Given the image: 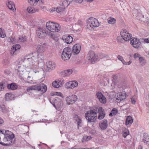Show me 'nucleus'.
Listing matches in <instances>:
<instances>
[{
    "label": "nucleus",
    "instance_id": "obj_14",
    "mask_svg": "<svg viewBox=\"0 0 149 149\" xmlns=\"http://www.w3.org/2000/svg\"><path fill=\"white\" fill-rule=\"evenodd\" d=\"M115 97L116 101L118 102H119L125 99V94L121 92L118 93L116 95Z\"/></svg>",
    "mask_w": 149,
    "mask_h": 149
},
{
    "label": "nucleus",
    "instance_id": "obj_37",
    "mask_svg": "<svg viewBox=\"0 0 149 149\" xmlns=\"http://www.w3.org/2000/svg\"><path fill=\"white\" fill-rule=\"evenodd\" d=\"M53 102L54 104H53V106L54 107H55V104H57L58 102H60V99L58 97H56L54 98L53 100Z\"/></svg>",
    "mask_w": 149,
    "mask_h": 149
},
{
    "label": "nucleus",
    "instance_id": "obj_56",
    "mask_svg": "<svg viewBox=\"0 0 149 149\" xmlns=\"http://www.w3.org/2000/svg\"><path fill=\"white\" fill-rule=\"evenodd\" d=\"M144 41L145 43H149V38L144 39Z\"/></svg>",
    "mask_w": 149,
    "mask_h": 149
},
{
    "label": "nucleus",
    "instance_id": "obj_22",
    "mask_svg": "<svg viewBox=\"0 0 149 149\" xmlns=\"http://www.w3.org/2000/svg\"><path fill=\"white\" fill-rule=\"evenodd\" d=\"M63 41L67 44H70L73 40L72 37L70 36L65 35L63 36Z\"/></svg>",
    "mask_w": 149,
    "mask_h": 149
},
{
    "label": "nucleus",
    "instance_id": "obj_40",
    "mask_svg": "<svg viewBox=\"0 0 149 149\" xmlns=\"http://www.w3.org/2000/svg\"><path fill=\"white\" fill-rule=\"evenodd\" d=\"M139 60L140 64L142 65H144L146 63V61L143 57H139Z\"/></svg>",
    "mask_w": 149,
    "mask_h": 149
},
{
    "label": "nucleus",
    "instance_id": "obj_18",
    "mask_svg": "<svg viewBox=\"0 0 149 149\" xmlns=\"http://www.w3.org/2000/svg\"><path fill=\"white\" fill-rule=\"evenodd\" d=\"M96 95L100 102L103 104L106 103V99L105 97L100 92H98L96 93Z\"/></svg>",
    "mask_w": 149,
    "mask_h": 149
},
{
    "label": "nucleus",
    "instance_id": "obj_32",
    "mask_svg": "<svg viewBox=\"0 0 149 149\" xmlns=\"http://www.w3.org/2000/svg\"><path fill=\"white\" fill-rule=\"evenodd\" d=\"M27 10L29 13H35L37 10L33 7L29 6L27 8Z\"/></svg>",
    "mask_w": 149,
    "mask_h": 149
},
{
    "label": "nucleus",
    "instance_id": "obj_60",
    "mask_svg": "<svg viewBox=\"0 0 149 149\" xmlns=\"http://www.w3.org/2000/svg\"><path fill=\"white\" fill-rule=\"evenodd\" d=\"M61 93H55L54 95H58V96H61Z\"/></svg>",
    "mask_w": 149,
    "mask_h": 149
},
{
    "label": "nucleus",
    "instance_id": "obj_55",
    "mask_svg": "<svg viewBox=\"0 0 149 149\" xmlns=\"http://www.w3.org/2000/svg\"><path fill=\"white\" fill-rule=\"evenodd\" d=\"M132 62L130 61L128 62H127L125 61V63H123L124 65H130L131 63Z\"/></svg>",
    "mask_w": 149,
    "mask_h": 149
},
{
    "label": "nucleus",
    "instance_id": "obj_62",
    "mask_svg": "<svg viewBox=\"0 0 149 149\" xmlns=\"http://www.w3.org/2000/svg\"><path fill=\"white\" fill-rule=\"evenodd\" d=\"M85 1L91 3L93 1V0H85Z\"/></svg>",
    "mask_w": 149,
    "mask_h": 149
},
{
    "label": "nucleus",
    "instance_id": "obj_8",
    "mask_svg": "<svg viewBox=\"0 0 149 149\" xmlns=\"http://www.w3.org/2000/svg\"><path fill=\"white\" fill-rule=\"evenodd\" d=\"M122 38L125 41H129L131 39L132 35L129 33L126 30H123L120 32Z\"/></svg>",
    "mask_w": 149,
    "mask_h": 149
},
{
    "label": "nucleus",
    "instance_id": "obj_64",
    "mask_svg": "<svg viewBox=\"0 0 149 149\" xmlns=\"http://www.w3.org/2000/svg\"><path fill=\"white\" fill-rule=\"evenodd\" d=\"M113 112H111L110 113V114H109V116H113L114 115H113Z\"/></svg>",
    "mask_w": 149,
    "mask_h": 149
},
{
    "label": "nucleus",
    "instance_id": "obj_10",
    "mask_svg": "<svg viewBox=\"0 0 149 149\" xmlns=\"http://www.w3.org/2000/svg\"><path fill=\"white\" fill-rule=\"evenodd\" d=\"M65 86L68 89H73L78 86V83L75 81H70L66 83Z\"/></svg>",
    "mask_w": 149,
    "mask_h": 149
},
{
    "label": "nucleus",
    "instance_id": "obj_51",
    "mask_svg": "<svg viewBox=\"0 0 149 149\" xmlns=\"http://www.w3.org/2000/svg\"><path fill=\"white\" fill-rule=\"evenodd\" d=\"M4 88L3 84L2 83H0V91H2Z\"/></svg>",
    "mask_w": 149,
    "mask_h": 149
},
{
    "label": "nucleus",
    "instance_id": "obj_20",
    "mask_svg": "<svg viewBox=\"0 0 149 149\" xmlns=\"http://www.w3.org/2000/svg\"><path fill=\"white\" fill-rule=\"evenodd\" d=\"M6 5L8 8L13 12L15 13L16 12L15 6L13 2L11 1H8L7 2Z\"/></svg>",
    "mask_w": 149,
    "mask_h": 149
},
{
    "label": "nucleus",
    "instance_id": "obj_35",
    "mask_svg": "<svg viewBox=\"0 0 149 149\" xmlns=\"http://www.w3.org/2000/svg\"><path fill=\"white\" fill-rule=\"evenodd\" d=\"M26 38L25 36H20L17 40V42H24L26 41Z\"/></svg>",
    "mask_w": 149,
    "mask_h": 149
},
{
    "label": "nucleus",
    "instance_id": "obj_25",
    "mask_svg": "<svg viewBox=\"0 0 149 149\" xmlns=\"http://www.w3.org/2000/svg\"><path fill=\"white\" fill-rule=\"evenodd\" d=\"M73 70L72 69H69L62 71L61 74L64 77H67L71 74Z\"/></svg>",
    "mask_w": 149,
    "mask_h": 149
},
{
    "label": "nucleus",
    "instance_id": "obj_39",
    "mask_svg": "<svg viewBox=\"0 0 149 149\" xmlns=\"http://www.w3.org/2000/svg\"><path fill=\"white\" fill-rule=\"evenodd\" d=\"M37 88V87L36 86H31L29 87L27 89V91L29 92H31V91L33 90H36Z\"/></svg>",
    "mask_w": 149,
    "mask_h": 149
},
{
    "label": "nucleus",
    "instance_id": "obj_24",
    "mask_svg": "<svg viewBox=\"0 0 149 149\" xmlns=\"http://www.w3.org/2000/svg\"><path fill=\"white\" fill-rule=\"evenodd\" d=\"M21 46L19 44H16L14 45L11 48L10 50V53L12 55L14 54L15 52L19 49L20 48Z\"/></svg>",
    "mask_w": 149,
    "mask_h": 149
},
{
    "label": "nucleus",
    "instance_id": "obj_63",
    "mask_svg": "<svg viewBox=\"0 0 149 149\" xmlns=\"http://www.w3.org/2000/svg\"><path fill=\"white\" fill-rule=\"evenodd\" d=\"M143 147L141 145H139L138 146V149H142Z\"/></svg>",
    "mask_w": 149,
    "mask_h": 149
},
{
    "label": "nucleus",
    "instance_id": "obj_1",
    "mask_svg": "<svg viewBox=\"0 0 149 149\" xmlns=\"http://www.w3.org/2000/svg\"><path fill=\"white\" fill-rule=\"evenodd\" d=\"M97 110L96 108L92 109L85 113V118L88 123H95L97 119Z\"/></svg>",
    "mask_w": 149,
    "mask_h": 149
},
{
    "label": "nucleus",
    "instance_id": "obj_5",
    "mask_svg": "<svg viewBox=\"0 0 149 149\" xmlns=\"http://www.w3.org/2000/svg\"><path fill=\"white\" fill-rule=\"evenodd\" d=\"M72 54V49L70 48L67 47L64 48L61 54L62 59L64 61L68 60L70 58Z\"/></svg>",
    "mask_w": 149,
    "mask_h": 149
},
{
    "label": "nucleus",
    "instance_id": "obj_27",
    "mask_svg": "<svg viewBox=\"0 0 149 149\" xmlns=\"http://www.w3.org/2000/svg\"><path fill=\"white\" fill-rule=\"evenodd\" d=\"M7 41L10 43L15 44L17 42V40H16L15 38L12 36L8 37L7 39Z\"/></svg>",
    "mask_w": 149,
    "mask_h": 149
},
{
    "label": "nucleus",
    "instance_id": "obj_11",
    "mask_svg": "<svg viewBox=\"0 0 149 149\" xmlns=\"http://www.w3.org/2000/svg\"><path fill=\"white\" fill-rule=\"evenodd\" d=\"M130 44L132 46L135 48H138L141 45V42L139 40L136 38H131Z\"/></svg>",
    "mask_w": 149,
    "mask_h": 149
},
{
    "label": "nucleus",
    "instance_id": "obj_29",
    "mask_svg": "<svg viewBox=\"0 0 149 149\" xmlns=\"http://www.w3.org/2000/svg\"><path fill=\"white\" fill-rule=\"evenodd\" d=\"M46 22L45 21L42 19H40L38 20V28L42 27L45 28Z\"/></svg>",
    "mask_w": 149,
    "mask_h": 149
},
{
    "label": "nucleus",
    "instance_id": "obj_43",
    "mask_svg": "<svg viewBox=\"0 0 149 149\" xmlns=\"http://www.w3.org/2000/svg\"><path fill=\"white\" fill-rule=\"evenodd\" d=\"M91 139V136H85L84 137V140L86 141H88Z\"/></svg>",
    "mask_w": 149,
    "mask_h": 149
},
{
    "label": "nucleus",
    "instance_id": "obj_49",
    "mask_svg": "<svg viewBox=\"0 0 149 149\" xmlns=\"http://www.w3.org/2000/svg\"><path fill=\"white\" fill-rule=\"evenodd\" d=\"M56 7H53L50 8V12H53L54 11H56Z\"/></svg>",
    "mask_w": 149,
    "mask_h": 149
},
{
    "label": "nucleus",
    "instance_id": "obj_45",
    "mask_svg": "<svg viewBox=\"0 0 149 149\" xmlns=\"http://www.w3.org/2000/svg\"><path fill=\"white\" fill-rule=\"evenodd\" d=\"M56 11L58 13L61 12L63 10V8L60 7H56Z\"/></svg>",
    "mask_w": 149,
    "mask_h": 149
},
{
    "label": "nucleus",
    "instance_id": "obj_46",
    "mask_svg": "<svg viewBox=\"0 0 149 149\" xmlns=\"http://www.w3.org/2000/svg\"><path fill=\"white\" fill-rule=\"evenodd\" d=\"M118 86V88H124L123 86H124L125 85L124 84H122L121 83L118 82V84H117Z\"/></svg>",
    "mask_w": 149,
    "mask_h": 149
},
{
    "label": "nucleus",
    "instance_id": "obj_34",
    "mask_svg": "<svg viewBox=\"0 0 149 149\" xmlns=\"http://www.w3.org/2000/svg\"><path fill=\"white\" fill-rule=\"evenodd\" d=\"M28 2L32 6H35L37 4V0H28Z\"/></svg>",
    "mask_w": 149,
    "mask_h": 149
},
{
    "label": "nucleus",
    "instance_id": "obj_42",
    "mask_svg": "<svg viewBox=\"0 0 149 149\" xmlns=\"http://www.w3.org/2000/svg\"><path fill=\"white\" fill-rule=\"evenodd\" d=\"M117 58L119 60L121 61L123 64L124 63H125V61L124 60L122 56L118 55L117 56Z\"/></svg>",
    "mask_w": 149,
    "mask_h": 149
},
{
    "label": "nucleus",
    "instance_id": "obj_2",
    "mask_svg": "<svg viewBox=\"0 0 149 149\" xmlns=\"http://www.w3.org/2000/svg\"><path fill=\"white\" fill-rule=\"evenodd\" d=\"M46 27L47 30L53 32H58L61 30V26L59 24L50 21L46 23Z\"/></svg>",
    "mask_w": 149,
    "mask_h": 149
},
{
    "label": "nucleus",
    "instance_id": "obj_41",
    "mask_svg": "<svg viewBox=\"0 0 149 149\" xmlns=\"http://www.w3.org/2000/svg\"><path fill=\"white\" fill-rule=\"evenodd\" d=\"M18 69H16L18 72H23L24 71V68L22 66H18Z\"/></svg>",
    "mask_w": 149,
    "mask_h": 149
},
{
    "label": "nucleus",
    "instance_id": "obj_12",
    "mask_svg": "<svg viewBox=\"0 0 149 149\" xmlns=\"http://www.w3.org/2000/svg\"><path fill=\"white\" fill-rule=\"evenodd\" d=\"M47 89V86L45 84L42 83L38 86V94L41 95L45 93Z\"/></svg>",
    "mask_w": 149,
    "mask_h": 149
},
{
    "label": "nucleus",
    "instance_id": "obj_23",
    "mask_svg": "<svg viewBox=\"0 0 149 149\" xmlns=\"http://www.w3.org/2000/svg\"><path fill=\"white\" fill-rule=\"evenodd\" d=\"M62 85V82L58 79L56 80L52 83V86L54 88H58L61 87Z\"/></svg>",
    "mask_w": 149,
    "mask_h": 149
},
{
    "label": "nucleus",
    "instance_id": "obj_44",
    "mask_svg": "<svg viewBox=\"0 0 149 149\" xmlns=\"http://www.w3.org/2000/svg\"><path fill=\"white\" fill-rule=\"evenodd\" d=\"M62 104V102L61 100L60 99V102H58L57 103V104H55V108L56 107V106H57L58 107H60Z\"/></svg>",
    "mask_w": 149,
    "mask_h": 149
},
{
    "label": "nucleus",
    "instance_id": "obj_53",
    "mask_svg": "<svg viewBox=\"0 0 149 149\" xmlns=\"http://www.w3.org/2000/svg\"><path fill=\"white\" fill-rule=\"evenodd\" d=\"M140 55L138 54V53H135L134 55V57L135 58H136L138 57H140Z\"/></svg>",
    "mask_w": 149,
    "mask_h": 149
},
{
    "label": "nucleus",
    "instance_id": "obj_52",
    "mask_svg": "<svg viewBox=\"0 0 149 149\" xmlns=\"http://www.w3.org/2000/svg\"><path fill=\"white\" fill-rule=\"evenodd\" d=\"M44 3L43 0H38V4H39V5H42Z\"/></svg>",
    "mask_w": 149,
    "mask_h": 149
},
{
    "label": "nucleus",
    "instance_id": "obj_58",
    "mask_svg": "<svg viewBox=\"0 0 149 149\" xmlns=\"http://www.w3.org/2000/svg\"><path fill=\"white\" fill-rule=\"evenodd\" d=\"M72 0H65V1L67 2L69 4L72 1Z\"/></svg>",
    "mask_w": 149,
    "mask_h": 149
},
{
    "label": "nucleus",
    "instance_id": "obj_26",
    "mask_svg": "<svg viewBox=\"0 0 149 149\" xmlns=\"http://www.w3.org/2000/svg\"><path fill=\"white\" fill-rule=\"evenodd\" d=\"M17 86L16 84L12 83L10 84H8L7 86V88L9 90H14L17 88Z\"/></svg>",
    "mask_w": 149,
    "mask_h": 149
},
{
    "label": "nucleus",
    "instance_id": "obj_9",
    "mask_svg": "<svg viewBox=\"0 0 149 149\" xmlns=\"http://www.w3.org/2000/svg\"><path fill=\"white\" fill-rule=\"evenodd\" d=\"M77 99V96L75 95H72L71 96L67 97L66 98L67 104L68 105L74 103Z\"/></svg>",
    "mask_w": 149,
    "mask_h": 149
},
{
    "label": "nucleus",
    "instance_id": "obj_3",
    "mask_svg": "<svg viewBox=\"0 0 149 149\" xmlns=\"http://www.w3.org/2000/svg\"><path fill=\"white\" fill-rule=\"evenodd\" d=\"M87 27L90 30L93 29L94 28L97 27L99 26V23L96 19L91 17L87 21Z\"/></svg>",
    "mask_w": 149,
    "mask_h": 149
},
{
    "label": "nucleus",
    "instance_id": "obj_38",
    "mask_svg": "<svg viewBox=\"0 0 149 149\" xmlns=\"http://www.w3.org/2000/svg\"><path fill=\"white\" fill-rule=\"evenodd\" d=\"M122 134L123 136L125 138L127 135H129V132L127 129H125L124 130H123Z\"/></svg>",
    "mask_w": 149,
    "mask_h": 149
},
{
    "label": "nucleus",
    "instance_id": "obj_33",
    "mask_svg": "<svg viewBox=\"0 0 149 149\" xmlns=\"http://www.w3.org/2000/svg\"><path fill=\"white\" fill-rule=\"evenodd\" d=\"M6 36L5 31L2 28H0V38H4Z\"/></svg>",
    "mask_w": 149,
    "mask_h": 149
},
{
    "label": "nucleus",
    "instance_id": "obj_54",
    "mask_svg": "<svg viewBox=\"0 0 149 149\" xmlns=\"http://www.w3.org/2000/svg\"><path fill=\"white\" fill-rule=\"evenodd\" d=\"M131 102L133 104H135L136 102L134 98H132L131 99Z\"/></svg>",
    "mask_w": 149,
    "mask_h": 149
},
{
    "label": "nucleus",
    "instance_id": "obj_19",
    "mask_svg": "<svg viewBox=\"0 0 149 149\" xmlns=\"http://www.w3.org/2000/svg\"><path fill=\"white\" fill-rule=\"evenodd\" d=\"M46 44L45 43H41L38 45V53L43 52L46 49Z\"/></svg>",
    "mask_w": 149,
    "mask_h": 149
},
{
    "label": "nucleus",
    "instance_id": "obj_15",
    "mask_svg": "<svg viewBox=\"0 0 149 149\" xmlns=\"http://www.w3.org/2000/svg\"><path fill=\"white\" fill-rule=\"evenodd\" d=\"M81 49V46L79 44H76L74 45L72 50V54L74 55L78 54L80 52Z\"/></svg>",
    "mask_w": 149,
    "mask_h": 149
},
{
    "label": "nucleus",
    "instance_id": "obj_57",
    "mask_svg": "<svg viewBox=\"0 0 149 149\" xmlns=\"http://www.w3.org/2000/svg\"><path fill=\"white\" fill-rule=\"evenodd\" d=\"M83 1V0H75V2L78 3H81Z\"/></svg>",
    "mask_w": 149,
    "mask_h": 149
},
{
    "label": "nucleus",
    "instance_id": "obj_36",
    "mask_svg": "<svg viewBox=\"0 0 149 149\" xmlns=\"http://www.w3.org/2000/svg\"><path fill=\"white\" fill-rule=\"evenodd\" d=\"M116 19L114 18L110 17L108 19V22L109 24H113L116 22Z\"/></svg>",
    "mask_w": 149,
    "mask_h": 149
},
{
    "label": "nucleus",
    "instance_id": "obj_30",
    "mask_svg": "<svg viewBox=\"0 0 149 149\" xmlns=\"http://www.w3.org/2000/svg\"><path fill=\"white\" fill-rule=\"evenodd\" d=\"M74 118L75 121L77 122L78 126V127L79 126L80 124L81 123V119L79 118L78 116L77 115H75L74 116Z\"/></svg>",
    "mask_w": 149,
    "mask_h": 149
},
{
    "label": "nucleus",
    "instance_id": "obj_61",
    "mask_svg": "<svg viewBox=\"0 0 149 149\" xmlns=\"http://www.w3.org/2000/svg\"><path fill=\"white\" fill-rule=\"evenodd\" d=\"M145 143L146 145L149 146V141H148V139L147 140Z\"/></svg>",
    "mask_w": 149,
    "mask_h": 149
},
{
    "label": "nucleus",
    "instance_id": "obj_13",
    "mask_svg": "<svg viewBox=\"0 0 149 149\" xmlns=\"http://www.w3.org/2000/svg\"><path fill=\"white\" fill-rule=\"evenodd\" d=\"M46 71L50 72L55 68L56 65L54 62L49 61L46 62Z\"/></svg>",
    "mask_w": 149,
    "mask_h": 149
},
{
    "label": "nucleus",
    "instance_id": "obj_6",
    "mask_svg": "<svg viewBox=\"0 0 149 149\" xmlns=\"http://www.w3.org/2000/svg\"><path fill=\"white\" fill-rule=\"evenodd\" d=\"M87 58L92 63H94L98 59V57L93 51H89L87 55Z\"/></svg>",
    "mask_w": 149,
    "mask_h": 149
},
{
    "label": "nucleus",
    "instance_id": "obj_50",
    "mask_svg": "<svg viewBox=\"0 0 149 149\" xmlns=\"http://www.w3.org/2000/svg\"><path fill=\"white\" fill-rule=\"evenodd\" d=\"M4 123V120L2 118L0 117V126L3 125Z\"/></svg>",
    "mask_w": 149,
    "mask_h": 149
},
{
    "label": "nucleus",
    "instance_id": "obj_16",
    "mask_svg": "<svg viewBox=\"0 0 149 149\" xmlns=\"http://www.w3.org/2000/svg\"><path fill=\"white\" fill-rule=\"evenodd\" d=\"M133 13L134 15L139 20L143 21L144 18V16L141 13L140 11H139L135 9L133 10Z\"/></svg>",
    "mask_w": 149,
    "mask_h": 149
},
{
    "label": "nucleus",
    "instance_id": "obj_28",
    "mask_svg": "<svg viewBox=\"0 0 149 149\" xmlns=\"http://www.w3.org/2000/svg\"><path fill=\"white\" fill-rule=\"evenodd\" d=\"M14 97V95L10 93H7L5 95V98L7 101L12 100L13 99Z\"/></svg>",
    "mask_w": 149,
    "mask_h": 149
},
{
    "label": "nucleus",
    "instance_id": "obj_21",
    "mask_svg": "<svg viewBox=\"0 0 149 149\" xmlns=\"http://www.w3.org/2000/svg\"><path fill=\"white\" fill-rule=\"evenodd\" d=\"M107 121L106 119L100 122L99 124V126L101 130H105L107 129L108 127Z\"/></svg>",
    "mask_w": 149,
    "mask_h": 149
},
{
    "label": "nucleus",
    "instance_id": "obj_4",
    "mask_svg": "<svg viewBox=\"0 0 149 149\" xmlns=\"http://www.w3.org/2000/svg\"><path fill=\"white\" fill-rule=\"evenodd\" d=\"M45 34L50 36L51 37L53 35L50 32L46 31L45 28L42 27L38 28V38H43L45 37Z\"/></svg>",
    "mask_w": 149,
    "mask_h": 149
},
{
    "label": "nucleus",
    "instance_id": "obj_47",
    "mask_svg": "<svg viewBox=\"0 0 149 149\" xmlns=\"http://www.w3.org/2000/svg\"><path fill=\"white\" fill-rule=\"evenodd\" d=\"M142 22H144L146 23L147 24H149V20L148 18L146 19L144 18Z\"/></svg>",
    "mask_w": 149,
    "mask_h": 149
},
{
    "label": "nucleus",
    "instance_id": "obj_7",
    "mask_svg": "<svg viewBox=\"0 0 149 149\" xmlns=\"http://www.w3.org/2000/svg\"><path fill=\"white\" fill-rule=\"evenodd\" d=\"M44 64L43 63H38V66L39 67V69H40V72L38 71V76L39 78H40V81L39 82L42 81L44 80V71L43 70V68L44 67ZM40 79H39L40 80Z\"/></svg>",
    "mask_w": 149,
    "mask_h": 149
},
{
    "label": "nucleus",
    "instance_id": "obj_17",
    "mask_svg": "<svg viewBox=\"0 0 149 149\" xmlns=\"http://www.w3.org/2000/svg\"><path fill=\"white\" fill-rule=\"evenodd\" d=\"M99 115L97 119L99 120H102L104 117L105 114L104 113V109L102 107H100L98 109Z\"/></svg>",
    "mask_w": 149,
    "mask_h": 149
},
{
    "label": "nucleus",
    "instance_id": "obj_31",
    "mask_svg": "<svg viewBox=\"0 0 149 149\" xmlns=\"http://www.w3.org/2000/svg\"><path fill=\"white\" fill-rule=\"evenodd\" d=\"M133 122V119L130 116H128L127 117L125 121V125H126L131 124Z\"/></svg>",
    "mask_w": 149,
    "mask_h": 149
},
{
    "label": "nucleus",
    "instance_id": "obj_48",
    "mask_svg": "<svg viewBox=\"0 0 149 149\" xmlns=\"http://www.w3.org/2000/svg\"><path fill=\"white\" fill-rule=\"evenodd\" d=\"M111 112H113V115L116 114L117 112V110L115 108H113L111 111Z\"/></svg>",
    "mask_w": 149,
    "mask_h": 149
},
{
    "label": "nucleus",
    "instance_id": "obj_59",
    "mask_svg": "<svg viewBox=\"0 0 149 149\" xmlns=\"http://www.w3.org/2000/svg\"><path fill=\"white\" fill-rule=\"evenodd\" d=\"M148 139V138L147 139V138H146V137H144L143 139V141L144 143H145Z\"/></svg>",
    "mask_w": 149,
    "mask_h": 149
}]
</instances>
